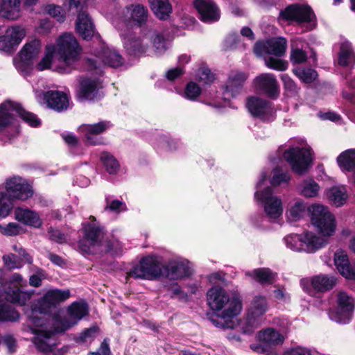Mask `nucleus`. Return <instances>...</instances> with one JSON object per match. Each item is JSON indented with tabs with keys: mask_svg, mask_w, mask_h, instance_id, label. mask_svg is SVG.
Here are the masks:
<instances>
[{
	"mask_svg": "<svg viewBox=\"0 0 355 355\" xmlns=\"http://www.w3.org/2000/svg\"><path fill=\"white\" fill-rule=\"evenodd\" d=\"M207 304L220 318H211V322L216 327L234 329L237 324L232 320L242 310V298L239 293L234 291L230 297L225 290L220 286L211 288L207 293Z\"/></svg>",
	"mask_w": 355,
	"mask_h": 355,
	"instance_id": "1",
	"label": "nucleus"
},
{
	"mask_svg": "<svg viewBox=\"0 0 355 355\" xmlns=\"http://www.w3.org/2000/svg\"><path fill=\"white\" fill-rule=\"evenodd\" d=\"M82 50L73 34L65 33L60 35L54 49L60 62L55 70L60 73H70L73 70L77 69Z\"/></svg>",
	"mask_w": 355,
	"mask_h": 355,
	"instance_id": "2",
	"label": "nucleus"
},
{
	"mask_svg": "<svg viewBox=\"0 0 355 355\" xmlns=\"http://www.w3.org/2000/svg\"><path fill=\"white\" fill-rule=\"evenodd\" d=\"M70 297L69 290L62 291L60 289L50 290L31 306V314L28 320L33 325L37 327H42L45 324L46 320L44 317H39L35 313L51 315L61 302H64Z\"/></svg>",
	"mask_w": 355,
	"mask_h": 355,
	"instance_id": "3",
	"label": "nucleus"
},
{
	"mask_svg": "<svg viewBox=\"0 0 355 355\" xmlns=\"http://www.w3.org/2000/svg\"><path fill=\"white\" fill-rule=\"evenodd\" d=\"M164 274V264L161 258L151 254L143 257L139 263L134 266L128 272L127 277L135 279L155 280Z\"/></svg>",
	"mask_w": 355,
	"mask_h": 355,
	"instance_id": "4",
	"label": "nucleus"
},
{
	"mask_svg": "<svg viewBox=\"0 0 355 355\" xmlns=\"http://www.w3.org/2000/svg\"><path fill=\"white\" fill-rule=\"evenodd\" d=\"M307 210L312 224L321 234L329 236L335 232V217L327 207L314 204L307 207Z\"/></svg>",
	"mask_w": 355,
	"mask_h": 355,
	"instance_id": "5",
	"label": "nucleus"
},
{
	"mask_svg": "<svg viewBox=\"0 0 355 355\" xmlns=\"http://www.w3.org/2000/svg\"><path fill=\"white\" fill-rule=\"evenodd\" d=\"M283 157L292 171L299 175L307 173L313 162L311 150L303 147H290L284 152Z\"/></svg>",
	"mask_w": 355,
	"mask_h": 355,
	"instance_id": "6",
	"label": "nucleus"
},
{
	"mask_svg": "<svg viewBox=\"0 0 355 355\" xmlns=\"http://www.w3.org/2000/svg\"><path fill=\"white\" fill-rule=\"evenodd\" d=\"M81 232L83 238L78 242L79 249L85 253H89L91 249L100 245L106 234L105 227L99 223H83Z\"/></svg>",
	"mask_w": 355,
	"mask_h": 355,
	"instance_id": "7",
	"label": "nucleus"
},
{
	"mask_svg": "<svg viewBox=\"0 0 355 355\" xmlns=\"http://www.w3.org/2000/svg\"><path fill=\"white\" fill-rule=\"evenodd\" d=\"M279 17L287 21H295L298 24H312L311 29L316 26V16L309 5L298 3L291 4L279 12Z\"/></svg>",
	"mask_w": 355,
	"mask_h": 355,
	"instance_id": "8",
	"label": "nucleus"
},
{
	"mask_svg": "<svg viewBox=\"0 0 355 355\" xmlns=\"http://www.w3.org/2000/svg\"><path fill=\"white\" fill-rule=\"evenodd\" d=\"M6 193L8 198L26 200L33 197L34 191L27 180L17 175L7 178L5 182Z\"/></svg>",
	"mask_w": 355,
	"mask_h": 355,
	"instance_id": "9",
	"label": "nucleus"
},
{
	"mask_svg": "<svg viewBox=\"0 0 355 355\" xmlns=\"http://www.w3.org/2000/svg\"><path fill=\"white\" fill-rule=\"evenodd\" d=\"M254 89L257 94L276 100L279 97L280 88L275 76L272 73H261L253 80Z\"/></svg>",
	"mask_w": 355,
	"mask_h": 355,
	"instance_id": "10",
	"label": "nucleus"
},
{
	"mask_svg": "<svg viewBox=\"0 0 355 355\" xmlns=\"http://www.w3.org/2000/svg\"><path fill=\"white\" fill-rule=\"evenodd\" d=\"M193 6L202 22L211 24L220 20L221 10L214 0H194Z\"/></svg>",
	"mask_w": 355,
	"mask_h": 355,
	"instance_id": "11",
	"label": "nucleus"
},
{
	"mask_svg": "<svg viewBox=\"0 0 355 355\" xmlns=\"http://www.w3.org/2000/svg\"><path fill=\"white\" fill-rule=\"evenodd\" d=\"M337 307L331 318L340 324L348 323L353 315L354 300L346 292L340 291L337 295Z\"/></svg>",
	"mask_w": 355,
	"mask_h": 355,
	"instance_id": "12",
	"label": "nucleus"
},
{
	"mask_svg": "<svg viewBox=\"0 0 355 355\" xmlns=\"http://www.w3.org/2000/svg\"><path fill=\"white\" fill-rule=\"evenodd\" d=\"M254 197L263 203L265 212L270 218L275 219L282 215L283 212L282 200L272 195L270 188L267 187L263 191H256Z\"/></svg>",
	"mask_w": 355,
	"mask_h": 355,
	"instance_id": "13",
	"label": "nucleus"
},
{
	"mask_svg": "<svg viewBox=\"0 0 355 355\" xmlns=\"http://www.w3.org/2000/svg\"><path fill=\"white\" fill-rule=\"evenodd\" d=\"M25 35L26 31L21 26L8 28L5 34L0 36V50L9 54L13 53Z\"/></svg>",
	"mask_w": 355,
	"mask_h": 355,
	"instance_id": "14",
	"label": "nucleus"
},
{
	"mask_svg": "<svg viewBox=\"0 0 355 355\" xmlns=\"http://www.w3.org/2000/svg\"><path fill=\"white\" fill-rule=\"evenodd\" d=\"M97 79L82 77L76 90V98L79 102L94 101L98 94Z\"/></svg>",
	"mask_w": 355,
	"mask_h": 355,
	"instance_id": "15",
	"label": "nucleus"
},
{
	"mask_svg": "<svg viewBox=\"0 0 355 355\" xmlns=\"http://www.w3.org/2000/svg\"><path fill=\"white\" fill-rule=\"evenodd\" d=\"M245 106L254 118L263 119L272 112V103L256 96H248L246 98Z\"/></svg>",
	"mask_w": 355,
	"mask_h": 355,
	"instance_id": "16",
	"label": "nucleus"
},
{
	"mask_svg": "<svg viewBox=\"0 0 355 355\" xmlns=\"http://www.w3.org/2000/svg\"><path fill=\"white\" fill-rule=\"evenodd\" d=\"M289 240L293 241L294 242H300V245L303 246L304 245L309 252H313L317 250L324 248L327 245V242L323 239L311 232H305L302 234H294L291 236H287L286 238V242H288Z\"/></svg>",
	"mask_w": 355,
	"mask_h": 355,
	"instance_id": "17",
	"label": "nucleus"
},
{
	"mask_svg": "<svg viewBox=\"0 0 355 355\" xmlns=\"http://www.w3.org/2000/svg\"><path fill=\"white\" fill-rule=\"evenodd\" d=\"M43 101L46 106L58 112L66 110L69 107V97L63 92L48 90L43 93Z\"/></svg>",
	"mask_w": 355,
	"mask_h": 355,
	"instance_id": "18",
	"label": "nucleus"
},
{
	"mask_svg": "<svg viewBox=\"0 0 355 355\" xmlns=\"http://www.w3.org/2000/svg\"><path fill=\"white\" fill-rule=\"evenodd\" d=\"M249 77L247 72L240 70H232L225 85V91L231 93L232 97L239 95Z\"/></svg>",
	"mask_w": 355,
	"mask_h": 355,
	"instance_id": "19",
	"label": "nucleus"
},
{
	"mask_svg": "<svg viewBox=\"0 0 355 355\" xmlns=\"http://www.w3.org/2000/svg\"><path fill=\"white\" fill-rule=\"evenodd\" d=\"M191 275V268L187 262L172 260L164 264L163 277L179 280L189 277Z\"/></svg>",
	"mask_w": 355,
	"mask_h": 355,
	"instance_id": "20",
	"label": "nucleus"
},
{
	"mask_svg": "<svg viewBox=\"0 0 355 355\" xmlns=\"http://www.w3.org/2000/svg\"><path fill=\"white\" fill-rule=\"evenodd\" d=\"M109 127L110 122L106 121L82 125L81 131L84 133L87 144L92 146L103 144L102 138H96L94 135H98L105 132Z\"/></svg>",
	"mask_w": 355,
	"mask_h": 355,
	"instance_id": "21",
	"label": "nucleus"
},
{
	"mask_svg": "<svg viewBox=\"0 0 355 355\" xmlns=\"http://www.w3.org/2000/svg\"><path fill=\"white\" fill-rule=\"evenodd\" d=\"M76 30L84 40L89 41L95 35L94 24L86 12L80 11L78 14Z\"/></svg>",
	"mask_w": 355,
	"mask_h": 355,
	"instance_id": "22",
	"label": "nucleus"
},
{
	"mask_svg": "<svg viewBox=\"0 0 355 355\" xmlns=\"http://www.w3.org/2000/svg\"><path fill=\"white\" fill-rule=\"evenodd\" d=\"M334 263L339 273L344 277L355 279V266L351 265L347 254L343 251H337L334 254Z\"/></svg>",
	"mask_w": 355,
	"mask_h": 355,
	"instance_id": "23",
	"label": "nucleus"
},
{
	"mask_svg": "<svg viewBox=\"0 0 355 355\" xmlns=\"http://www.w3.org/2000/svg\"><path fill=\"white\" fill-rule=\"evenodd\" d=\"M336 282L334 276L320 274L311 277L309 286L317 293H325L333 289Z\"/></svg>",
	"mask_w": 355,
	"mask_h": 355,
	"instance_id": "24",
	"label": "nucleus"
},
{
	"mask_svg": "<svg viewBox=\"0 0 355 355\" xmlns=\"http://www.w3.org/2000/svg\"><path fill=\"white\" fill-rule=\"evenodd\" d=\"M245 276L253 279L262 286L271 285L276 281L277 273L269 268H258L247 271Z\"/></svg>",
	"mask_w": 355,
	"mask_h": 355,
	"instance_id": "25",
	"label": "nucleus"
},
{
	"mask_svg": "<svg viewBox=\"0 0 355 355\" xmlns=\"http://www.w3.org/2000/svg\"><path fill=\"white\" fill-rule=\"evenodd\" d=\"M41 41L39 39H33L26 42L19 53L21 60L29 64L37 58L41 51Z\"/></svg>",
	"mask_w": 355,
	"mask_h": 355,
	"instance_id": "26",
	"label": "nucleus"
},
{
	"mask_svg": "<svg viewBox=\"0 0 355 355\" xmlns=\"http://www.w3.org/2000/svg\"><path fill=\"white\" fill-rule=\"evenodd\" d=\"M5 293L8 302L24 306L31 298L33 291H23L18 286H8Z\"/></svg>",
	"mask_w": 355,
	"mask_h": 355,
	"instance_id": "27",
	"label": "nucleus"
},
{
	"mask_svg": "<svg viewBox=\"0 0 355 355\" xmlns=\"http://www.w3.org/2000/svg\"><path fill=\"white\" fill-rule=\"evenodd\" d=\"M150 9L155 16L163 21L168 20L173 12L169 0H148Z\"/></svg>",
	"mask_w": 355,
	"mask_h": 355,
	"instance_id": "28",
	"label": "nucleus"
},
{
	"mask_svg": "<svg viewBox=\"0 0 355 355\" xmlns=\"http://www.w3.org/2000/svg\"><path fill=\"white\" fill-rule=\"evenodd\" d=\"M21 0L0 1V16L8 19L15 20L20 17Z\"/></svg>",
	"mask_w": 355,
	"mask_h": 355,
	"instance_id": "29",
	"label": "nucleus"
},
{
	"mask_svg": "<svg viewBox=\"0 0 355 355\" xmlns=\"http://www.w3.org/2000/svg\"><path fill=\"white\" fill-rule=\"evenodd\" d=\"M15 102L7 100L0 104V130L8 127L15 120Z\"/></svg>",
	"mask_w": 355,
	"mask_h": 355,
	"instance_id": "30",
	"label": "nucleus"
},
{
	"mask_svg": "<svg viewBox=\"0 0 355 355\" xmlns=\"http://www.w3.org/2000/svg\"><path fill=\"white\" fill-rule=\"evenodd\" d=\"M76 324L71 322L68 319L61 320L59 324H54L49 329H40L35 334L46 339L52 338L54 335L64 333L67 330Z\"/></svg>",
	"mask_w": 355,
	"mask_h": 355,
	"instance_id": "31",
	"label": "nucleus"
},
{
	"mask_svg": "<svg viewBox=\"0 0 355 355\" xmlns=\"http://www.w3.org/2000/svg\"><path fill=\"white\" fill-rule=\"evenodd\" d=\"M130 12V19L139 27L146 24L148 17V10L144 6L137 3L132 4L128 8Z\"/></svg>",
	"mask_w": 355,
	"mask_h": 355,
	"instance_id": "32",
	"label": "nucleus"
},
{
	"mask_svg": "<svg viewBox=\"0 0 355 355\" xmlns=\"http://www.w3.org/2000/svg\"><path fill=\"white\" fill-rule=\"evenodd\" d=\"M339 167L343 171L354 172L355 175V149H348L337 157Z\"/></svg>",
	"mask_w": 355,
	"mask_h": 355,
	"instance_id": "33",
	"label": "nucleus"
},
{
	"mask_svg": "<svg viewBox=\"0 0 355 355\" xmlns=\"http://www.w3.org/2000/svg\"><path fill=\"white\" fill-rule=\"evenodd\" d=\"M124 47L130 55L139 57L144 54L147 46L142 44L140 37L130 35L124 43Z\"/></svg>",
	"mask_w": 355,
	"mask_h": 355,
	"instance_id": "34",
	"label": "nucleus"
},
{
	"mask_svg": "<svg viewBox=\"0 0 355 355\" xmlns=\"http://www.w3.org/2000/svg\"><path fill=\"white\" fill-rule=\"evenodd\" d=\"M268 309L266 298L263 296H255L252 302L251 307L248 311V317L255 320L265 314Z\"/></svg>",
	"mask_w": 355,
	"mask_h": 355,
	"instance_id": "35",
	"label": "nucleus"
},
{
	"mask_svg": "<svg viewBox=\"0 0 355 355\" xmlns=\"http://www.w3.org/2000/svg\"><path fill=\"white\" fill-rule=\"evenodd\" d=\"M259 338L260 341H264L265 343L276 346L282 345L284 340V336L278 331L272 328H268L259 331Z\"/></svg>",
	"mask_w": 355,
	"mask_h": 355,
	"instance_id": "36",
	"label": "nucleus"
},
{
	"mask_svg": "<svg viewBox=\"0 0 355 355\" xmlns=\"http://www.w3.org/2000/svg\"><path fill=\"white\" fill-rule=\"evenodd\" d=\"M67 313L69 316L74 321L71 322H76L88 314V305L86 302H73L68 308Z\"/></svg>",
	"mask_w": 355,
	"mask_h": 355,
	"instance_id": "37",
	"label": "nucleus"
},
{
	"mask_svg": "<svg viewBox=\"0 0 355 355\" xmlns=\"http://www.w3.org/2000/svg\"><path fill=\"white\" fill-rule=\"evenodd\" d=\"M16 218L25 225L34 227H39L42 225V221L38 215L35 211L28 209L21 210L19 212L17 213Z\"/></svg>",
	"mask_w": 355,
	"mask_h": 355,
	"instance_id": "38",
	"label": "nucleus"
},
{
	"mask_svg": "<svg viewBox=\"0 0 355 355\" xmlns=\"http://www.w3.org/2000/svg\"><path fill=\"white\" fill-rule=\"evenodd\" d=\"M293 73L304 83L311 84L316 80L318 72L310 67H295L292 70Z\"/></svg>",
	"mask_w": 355,
	"mask_h": 355,
	"instance_id": "39",
	"label": "nucleus"
},
{
	"mask_svg": "<svg viewBox=\"0 0 355 355\" xmlns=\"http://www.w3.org/2000/svg\"><path fill=\"white\" fill-rule=\"evenodd\" d=\"M355 59V53L352 45L348 42H343L340 46L338 53V64L341 67H347L349 60Z\"/></svg>",
	"mask_w": 355,
	"mask_h": 355,
	"instance_id": "40",
	"label": "nucleus"
},
{
	"mask_svg": "<svg viewBox=\"0 0 355 355\" xmlns=\"http://www.w3.org/2000/svg\"><path fill=\"white\" fill-rule=\"evenodd\" d=\"M102 59L105 64L114 68L120 67L123 64V58L119 53L109 48L103 50Z\"/></svg>",
	"mask_w": 355,
	"mask_h": 355,
	"instance_id": "41",
	"label": "nucleus"
},
{
	"mask_svg": "<svg viewBox=\"0 0 355 355\" xmlns=\"http://www.w3.org/2000/svg\"><path fill=\"white\" fill-rule=\"evenodd\" d=\"M268 45L269 46V55L281 57L286 52L287 41L284 37L269 39L268 40Z\"/></svg>",
	"mask_w": 355,
	"mask_h": 355,
	"instance_id": "42",
	"label": "nucleus"
},
{
	"mask_svg": "<svg viewBox=\"0 0 355 355\" xmlns=\"http://www.w3.org/2000/svg\"><path fill=\"white\" fill-rule=\"evenodd\" d=\"M15 112L18 116L30 126L36 128L38 127L40 123V119L37 116L36 114L26 111L21 104L15 103Z\"/></svg>",
	"mask_w": 355,
	"mask_h": 355,
	"instance_id": "43",
	"label": "nucleus"
},
{
	"mask_svg": "<svg viewBox=\"0 0 355 355\" xmlns=\"http://www.w3.org/2000/svg\"><path fill=\"white\" fill-rule=\"evenodd\" d=\"M19 313L10 304L0 302V322H16Z\"/></svg>",
	"mask_w": 355,
	"mask_h": 355,
	"instance_id": "44",
	"label": "nucleus"
},
{
	"mask_svg": "<svg viewBox=\"0 0 355 355\" xmlns=\"http://www.w3.org/2000/svg\"><path fill=\"white\" fill-rule=\"evenodd\" d=\"M101 160L109 174L115 175L118 173L120 165L112 155L107 152H103L101 155Z\"/></svg>",
	"mask_w": 355,
	"mask_h": 355,
	"instance_id": "45",
	"label": "nucleus"
},
{
	"mask_svg": "<svg viewBox=\"0 0 355 355\" xmlns=\"http://www.w3.org/2000/svg\"><path fill=\"white\" fill-rule=\"evenodd\" d=\"M290 180L291 176L288 173L284 172L279 167H276L272 171L270 183L273 187H278L282 183L288 184Z\"/></svg>",
	"mask_w": 355,
	"mask_h": 355,
	"instance_id": "46",
	"label": "nucleus"
},
{
	"mask_svg": "<svg viewBox=\"0 0 355 355\" xmlns=\"http://www.w3.org/2000/svg\"><path fill=\"white\" fill-rule=\"evenodd\" d=\"M347 198V194L343 191L340 189L333 187L329 193V199L336 207H341L343 205Z\"/></svg>",
	"mask_w": 355,
	"mask_h": 355,
	"instance_id": "47",
	"label": "nucleus"
},
{
	"mask_svg": "<svg viewBox=\"0 0 355 355\" xmlns=\"http://www.w3.org/2000/svg\"><path fill=\"white\" fill-rule=\"evenodd\" d=\"M280 78L284 84V88L291 96L297 95L300 87L297 86L296 83L286 73L280 76Z\"/></svg>",
	"mask_w": 355,
	"mask_h": 355,
	"instance_id": "48",
	"label": "nucleus"
},
{
	"mask_svg": "<svg viewBox=\"0 0 355 355\" xmlns=\"http://www.w3.org/2000/svg\"><path fill=\"white\" fill-rule=\"evenodd\" d=\"M12 200L8 198L7 194L3 192L0 193V219L7 217L12 211Z\"/></svg>",
	"mask_w": 355,
	"mask_h": 355,
	"instance_id": "49",
	"label": "nucleus"
},
{
	"mask_svg": "<svg viewBox=\"0 0 355 355\" xmlns=\"http://www.w3.org/2000/svg\"><path fill=\"white\" fill-rule=\"evenodd\" d=\"M306 209V205L302 202L297 201L290 208L288 218L297 221L304 216Z\"/></svg>",
	"mask_w": 355,
	"mask_h": 355,
	"instance_id": "50",
	"label": "nucleus"
},
{
	"mask_svg": "<svg viewBox=\"0 0 355 355\" xmlns=\"http://www.w3.org/2000/svg\"><path fill=\"white\" fill-rule=\"evenodd\" d=\"M201 92V88L196 83L190 81L185 87V97L189 100L194 101L200 95Z\"/></svg>",
	"mask_w": 355,
	"mask_h": 355,
	"instance_id": "51",
	"label": "nucleus"
},
{
	"mask_svg": "<svg viewBox=\"0 0 355 355\" xmlns=\"http://www.w3.org/2000/svg\"><path fill=\"white\" fill-rule=\"evenodd\" d=\"M266 66L272 69L283 71L287 69L288 63L287 61L270 57L266 61Z\"/></svg>",
	"mask_w": 355,
	"mask_h": 355,
	"instance_id": "52",
	"label": "nucleus"
},
{
	"mask_svg": "<svg viewBox=\"0 0 355 355\" xmlns=\"http://www.w3.org/2000/svg\"><path fill=\"white\" fill-rule=\"evenodd\" d=\"M21 230V227L16 223H9L5 227L0 224V233L7 236H17Z\"/></svg>",
	"mask_w": 355,
	"mask_h": 355,
	"instance_id": "53",
	"label": "nucleus"
},
{
	"mask_svg": "<svg viewBox=\"0 0 355 355\" xmlns=\"http://www.w3.org/2000/svg\"><path fill=\"white\" fill-rule=\"evenodd\" d=\"M100 329L97 325H94L89 328H86L80 334L76 342L85 343L88 338H95Z\"/></svg>",
	"mask_w": 355,
	"mask_h": 355,
	"instance_id": "54",
	"label": "nucleus"
},
{
	"mask_svg": "<svg viewBox=\"0 0 355 355\" xmlns=\"http://www.w3.org/2000/svg\"><path fill=\"white\" fill-rule=\"evenodd\" d=\"M198 76L199 81L207 85L212 83L215 80V75L207 67L200 68Z\"/></svg>",
	"mask_w": 355,
	"mask_h": 355,
	"instance_id": "55",
	"label": "nucleus"
},
{
	"mask_svg": "<svg viewBox=\"0 0 355 355\" xmlns=\"http://www.w3.org/2000/svg\"><path fill=\"white\" fill-rule=\"evenodd\" d=\"M49 239L57 243L62 244L67 242L66 236L59 230L50 227L47 231Z\"/></svg>",
	"mask_w": 355,
	"mask_h": 355,
	"instance_id": "56",
	"label": "nucleus"
},
{
	"mask_svg": "<svg viewBox=\"0 0 355 355\" xmlns=\"http://www.w3.org/2000/svg\"><path fill=\"white\" fill-rule=\"evenodd\" d=\"M290 58L293 64H300L306 62L307 54L304 50L296 48L291 51Z\"/></svg>",
	"mask_w": 355,
	"mask_h": 355,
	"instance_id": "57",
	"label": "nucleus"
},
{
	"mask_svg": "<svg viewBox=\"0 0 355 355\" xmlns=\"http://www.w3.org/2000/svg\"><path fill=\"white\" fill-rule=\"evenodd\" d=\"M164 288L171 292V297H178L180 299L187 297V294L182 290L181 286L177 282H172L164 285Z\"/></svg>",
	"mask_w": 355,
	"mask_h": 355,
	"instance_id": "58",
	"label": "nucleus"
},
{
	"mask_svg": "<svg viewBox=\"0 0 355 355\" xmlns=\"http://www.w3.org/2000/svg\"><path fill=\"white\" fill-rule=\"evenodd\" d=\"M319 188L318 184L313 180L304 186L302 193L306 197H315L318 193Z\"/></svg>",
	"mask_w": 355,
	"mask_h": 355,
	"instance_id": "59",
	"label": "nucleus"
},
{
	"mask_svg": "<svg viewBox=\"0 0 355 355\" xmlns=\"http://www.w3.org/2000/svg\"><path fill=\"white\" fill-rule=\"evenodd\" d=\"M269 46L268 45V40L256 42L253 47V51L257 56H262L265 54L269 55Z\"/></svg>",
	"mask_w": 355,
	"mask_h": 355,
	"instance_id": "60",
	"label": "nucleus"
},
{
	"mask_svg": "<svg viewBox=\"0 0 355 355\" xmlns=\"http://www.w3.org/2000/svg\"><path fill=\"white\" fill-rule=\"evenodd\" d=\"M152 42L153 46L159 52H162L166 50V40L164 35L161 33H156L152 37Z\"/></svg>",
	"mask_w": 355,
	"mask_h": 355,
	"instance_id": "61",
	"label": "nucleus"
},
{
	"mask_svg": "<svg viewBox=\"0 0 355 355\" xmlns=\"http://www.w3.org/2000/svg\"><path fill=\"white\" fill-rule=\"evenodd\" d=\"M255 325L256 320L247 315L246 322L245 325L241 328V331L244 334L251 335L254 332Z\"/></svg>",
	"mask_w": 355,
	"mask_h": 355,
	"instance_id": "62",
	"label": "nucleus"
},
{
	"mask_svg": "<svg viewBox=\"0 0 355 355\" xmlns=\"http://www.w3.org/2000/svg\"><path fill=\"white\" fill-rule=\"evenodd\" d=\"M35 347L37 349L42 353H49L53 352V348L54 345H49L45 340L38 338L35 342Z\"/></svg>",
	"mask_w": 355,
	"mask_h": 355,
	"instance_id": "63",
	"label": "nucleus"
},
{
	"mask_svg": "<svg viewBox=\"0 0 355 355\" xmlns=\"http://www.w3.org/2000/svg\"><path fill=\"white\" fill-rule=\"evenodd\" d=\"M284 355H312V354L310 349L297 346L285 352Z\"/></svg>",
	"mask_w": 355,
	"mask_h": 355,
	"instance_id": "64",
	"label": "nucleus"
}]
</instances>
